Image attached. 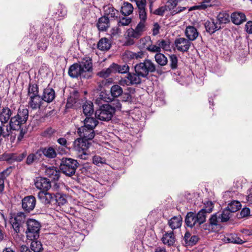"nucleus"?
Here are the masks:
<instances>
[{"label":"nucleus","instance_id":"1","mask_svg":"<svg viewBox=\"0 0 252 252\" xmlns=\"http://www.w3.org/2000/svg\"><path fill=\"white\" fill-rule=\"evenodd\" d=\"M155 70L154 63L150 60H145L134 66V72L128 73L126 77L121 78L119 84L123 86L140 84L142 78L147 77L149 72H154Z\"/></svg>","mask_w":252,"mask_h":252},{"label":"nucleus","instance_id":"2","mask_svg":"<svg viewBox=\"0 0 252 252\" xmlns=\"http://www.w3.org/2000/svg\"><path fill=\"white\" fill-rule=\"evenodd\" d=\"M29 117V110L24 106L20 107L17 111V113L14 116H11L9 124L5 126L7 128L10 134L12 130H20L24 124L27 122Z\"/></svg>","mask_w":252,"mask_h":252},{"label":"nucleus","instance_id":"3","mask_svg":"<svg viewBox=\"0 0 252 252\" xmlns=\"http://www.w3.org/2000/svg\"><path fill=\"white\" fill-rule=\"evenodd\" d=\"M79 163L75 159L71 158H63L60 164V169L62 172L68 176L75 174Z\"/></svg>","mask_w":252,"mask_h":252},{"label":"nucleus","instance_id":"4","mask_svg":"<svg viewBox=\"0 0 252 252\" xmlns=\"http://www.w3.org/2000/svg\"><path fill=\"white\" fill-rule=\"evenodd\" d=\"M27 229L26 231L28 240L37 239L39 236V231L41 227L40 223L34 219H30L27 221Z\"/></svg>","mask_w":252,"mask_h":252},{"label":"nucleus","instance_id":"5","mask_svg":"<svg viewBox=\"0 0 252 252\" xmlns=\"http://www.w3.org/2000/svg\"><path fill=\"white\" fill-rule=\"evenodd\" d=\"M90 143L89 141L81 138L76 139L73 143V148L75 151L78 152L77 157L80 159H86L88 154L86 151L90 147Z\"/></svg>","mask_w":252,"mask_h":252},{"label":"nucleus","instance_id":"6","mask_svg":"<svg viewBox=\"0 0 252 252\" xmlns=\"http://www.w3.org/2000/svg\"><path fill=\"white\" fill-rule=\"evenodd\" d=\"M26 221V215L24 213L20 212L10 214L9 222L16 233L20 231V228Z\"/></svg>","mask_w":252,"mask_h":252},{"label":"nucleus","instance_id":"7","mask_svg":"<svg viewBox=\"0 0 252 252\" xmlns=\"http://www.w3.org/2000/svg\"><path fill=\"white\" fill-rule=\"evenodd\" d=\"M147 18V16H145V17L143 19L139 18L140 21L138 23L135 28L134 29L130 28L127 31V36L132 38L137 39L139 38L146 31V21Z\"/></svg>","mask_w":252,"mask_h":252},{"label":"nucleus","instance_id":"8","mask_svg":"<svg viewBox=\"0 0 252 252\" xmlns=\"http://www.w3.org/2000/svg\"><path fill=\"white\" fill-rule=\"evenodd\" d=\"M114 111L108 104L102 105L95 113V117L103 121H109L112 118Z\"/></svg>","mask_w":252,"mask_h":252},{"label":"nucleus","instance_id":"9","mask_svg":"<svg viewBox=\"0 0 252 252\" xmlns=\"http://www.w3.org/2000/svg\"><path fill=\"white\" fill-rule=\"evenodd\" d=\"M84 74L88 76V79L92 77L93 73V63L92 58L85 57L77 63Z\"/></svg>","mask_w":252,"mask_h":252},{"label":"nucleus","instance_id":"10","mask_svg":"<svg viewBox=\"0 0 252 252\" xmlns=\"http://www.w3.org/2000/svg\"><path fill=\"white\" fill-rule=\"evenodd\" d=\"M191 42L184 37L176 38L174 44L178 51L182 52H187L191 45Z\"/></svg>","mask_w":252,"mask_h":252},{"label":"nucleus","instance_id":"11","mask_svg":"<svg viewBox=\"0 0 252 252\" xmlns=\"http://www.w3.org/2000/svg\"><path fill=\"white\" fill-rule=\"evenodd\" d=\"M80 137L88 141L92 140L95 135L94 129L82 126L77 129Z\"/></svg>","mask_w":252,"mask_h":252},{"label":"nucleus","instance_id":"12","mask_svg":"<svg viewBox=\"0 0 252 252\" xmlns=\"http://www.w3.org/2000/svg\"><path fill=\"white\" fill-rule=\"evenodd\" d=\"M36 199L32 195L25 197L22 200V208L29 213L34 209Z\"/></svg>","mask_w":252,"mask_h":252},{"label":"nucleus","instance_id":"13","mask_svg":"<svg viewBox=\"0 0 252 252\" xmlns=\"http://www.w3.org/2000/svg\"><path fill=\"white\" fill-rule=\"evenodd\" d=\"M68 75L72 78H84L88 79V76L84 74L78 63L71 65L68 69Z\"/></svg>","mask_w":252,"mask_h":252},{"label":"nucleus","instance_id":"14","mask_svg":"<svg viewBox=\"0 0 252 252\" xmlns=\"http://www.w3.org/2000/svg\"><path fill=\"white\" fill-rule=\"evenodd\" d=\"M12 115V111L7 107L0 108V122L1 125H4L9 121Z\"/></svg>","mask_w":252,"mask_h":252},{"label":"nucleus","instance_id":"15","mask_svg":"<svg viewBox=\"0 0 252 252\" xmlns=\"http://www.w3.org/2000/svg\"><path fill=\"white\" fill-rule=\"evenodd\" d=\"M34 185L36 188L44 191L48 190L51 187L50 181L45 178L42 177L36 178Z\"/></svg>","mask_w":252,"mask_h":252},{"label":"nucleus","instance_id":"16","mask_svg":"<svg viewBox=\"0 0 252 252\" xmlns=\"http://www.w3.org/2000/svg\"><path fill=\"white\" fill-rule=\"evenodd\" d=\"M220 2L218 0H203L195 7L199 10H205L206 9L214 6H219Z\"/></svg>","mask_w":252,"mask_h":252},{"label":"nucleus","instance_id":"17","mask_svg":"<svg viewBox=\"0 0 252 252\" xmlns=\"http://www.w3.org/2000/svg\"><path fill=\"white\" fill-rule=\"evenodd\" d=\"M54 194L44 191H40L38 193V197L40 201L44 204H51L54 203Z\"/></svg>","mask_w":252,"mask_h":252},{"label":"nucleus","instance_id":"18","mask_svg":"<svg viewBox=\"0 0 252 252\" xmlns=\"http://www.w3.org/2000/svg\"><path fill=\"white\" fill-rule=\"evenodd\" d=\"M131 1L136 3L139 18L143 19L145 16H147L146 9V0H131Z\"/></svg>","mask_w":252,"mask_h":252},{"label":"nucleus","instance_id":"19","mask_svg":"<svg viewBox=\"0 0 252 252\" xmlns=\"http://www.w3.org/2000/svg\"><path fill=\"white\" fill-rule=\"evenodd\" d=\"M60 171L54 166L46 167L45 171V175L52 181L58 180L60 177Z\"/></svg>","mask_w":252,"mask_h":252},{"label":"nucleus","instance_id":"20","mask_svg":"<svg viewBox=\"0 0 252 252\" xmlns=\"http://www.w3.org/2000/svg\"><path fill=\"white\" fill-rule=\"evenodd\" d=\"M55 96L54 90L51 88L47 87L44 90L41 97L42 100L50 103L54 100Z\"/></svg>","mask_w":252,"mask_h":252},{"label":"nucleus","instance_id":"21","mask_svg":"<svg viewBox=\"0 0 252 252\" xmlns=\"http://www.w3.org/2000/svg\"><path fill=\"white\" fill-rule=\"evenodd\" d=\"M198 34L199 33L194 27L192 26L187 27L185 30V35L189 41L195 40L198 37Z\"/></svg>","mask_w":252,"mask_h":252},{"label":"nucleus","instance_id":"22","mask_svg":"<svg viewBox=\"0 0 252 252\" xmlns=\"http://www.w3.org/2000/svg\"><path fill=\"white\" fill-rule=\"evenodd\" d=\"M204 26L206 31L211 34L214 33L216 31L220 29V24L215 22L213 19L207 21L205 23Z\"/></svg>","mask_w":252,"mask_h":252},{"label":"nucleus","instance_id":"23","mask_svg":"<svg viewBox=\"0 0 252 252\" xmlns=\"http://www.w3.org/2000/svg\"><path fill=\"white\" fill-rule=\"evenodd\" d=\"M104 16L109 18H117L119 15L118 10L115 9L112 5H108L103 7Z\"/></svg>","mask_w":252,"mask_h":252},{"label":"nucleus","instance_id":"24","mask_svg":"<svg viewBox=\"0 0 252 252\" xmlns=\"http://www.w3.org/2000/svg\"><path fill=\"white\" fill-rule=\"evenodd\" d=\"M231 19L235 25H240L246 20L245 15L241 12H233L231 15Z\"/></svg>","mask_w":252,"mask_h":252},{"label":"nucleus","instance_id":"25","mask_svg":"<svg viewBox=\"0 0 252 252\" xmlns=\"http://www.w3.org/2000/svg\"><path fill=\"white\" fill-rule=\"evenodd\" d=\"M209 222L211 223V225H212L217 231L220 229L221 220L218 213L212 215L209 219Z\"/></svg>","mask_w":252,"mask_h":252},{"label":"nucleus","instance_id":"26","mask_svg":"<svg viewBox=\"0 0 252 252\" xmlns=\"http://www.w3.org/2000/svg\"><path fill=\"white\" fill-rule=\"evenodd\" d=\"M29 105L32 109L39 108L42 103V97L39 95L29 97Z\"/></svg>","mask_w":252,"mask_h":252},{"label":"nucleus","instance_id":"27","mask_svg":"<svg viewBox=\"0 0 252 252\" xmlns=\"http://www.w3.org/2000/svg\"><path fill=\"white\" fill-rule=\"evenodd\" d=\"M55 18L58 20L63 19L67 15V9L65 6L59 4L54 13Z\"/></svg>","mask_w":252,"mask_h":252},{"label":"nucleus","instance_id":"28","mask_svg":"<svg viewBox=\"0 0 252 252\" xmlns=\"http://www.w3.org/2000/svg\"><path fill=\"white\" fill-rule=\"evenodd\" d=\"M97 27L100 31H105L109 27V19L106 16L99 18L97 23Z\"/></svg>","mask_w":252,"mask_h":252},{"label":"nucleus","instance_id":"29","mask_svg":"<svg viewBox=\"0 0 252 252\" xmlns=\"http://www.w3.org/2000/svg\"><path fill=\"white\" fill-rule=\"evenodd\" d=\"M184 240L187 246H192L196 244L198 241V237L196 235H191L189 232H187L184 236Z\"/></svg>","mask_w":252,"mask_h":252},{"label":"nucleus","instance_id":"30","mask_svg":"<svg viewBox=\"0 0 252 252\" xmlns=\"http://www.w3.org/2000/svg\"><path fill=\"white\" fill-rule=\"evenodd\" d=\"M185 222L187 226L190 227H192L195 225H199L197 220H196L195 213L192 212H189L187 214Z\"/></svg>","mask_w":252,"mask_h":252},{"label":"nucleus","instance_id":"31","mask_svg":"<svg viewBox=\"0 0 252 252\" xmlns=\"http://www.w3.org/2000/svg\"><path fill=\"white\" fill-rule=\"evenodd\" d=\"M163 244L168 246H172L175 243L176 238L173 232L165 233L162 238Z\"/></svg>","mask_w":252,"mask_h":252},{"label":"nucleus","instance_id":"32","mask_svg":"<svg viewBox=\"0 0 252 252\" xmlns=\"http://www.w3.org/2000/svg\"><path fill=\"white\" fill-rule=\"evenodd\" d=\"M182 218L181 216H174L169 221L168 224L172 229L180 227L182 225Z\"/></svg>","mask_w":252,"mask_h":252},{"label":"nucleus","instance_id":"33","mask_svg":"<svg viewBox=\"0 0 252 252\" xmlns=\"http://www.w3.org/2000/svg\"><path fill=\"white\" fill-rule=\"evenodd\" d=\"M97 46L98 49L100 50L107 51L110 48L111 43L108 38L104 37L99 40Z\"/></svg>","mask_w":252,"mask_h":252},{"label":"nucleus","instance_id":"34","mask_svg":"<svg viewBox=\"0 0 252 252\" xmlns=\"http://www.w3.org/2000/svg\"><path fill=\"white\" fill-rule=\"evenodd\" d=\"M64 41L63 35L62 32L58 29L52 34V42L55 45L62 43Z\"/></svg>","mask_w":252,"mask_h":252},{"label":"nucleus","instance_id":"35","mask_svg":"<svg viewBox=\"0 0 252 252\" xmlns=\"http://www.w3.org/2000/svg\"><path fill=\"white\" fill-rule=\"evenodd\" d=\"M79 94L77 91H74L70 96L68 98L66 106L67 107H71L74 104L79 103Z\"/></svg>","mask_w":252,"mask_h":252},{"label":"nucleus","instance_id":"36","mask_svg":"<svg viewBox=\"0 0 252 252\" xmlns=\"http://www.w3.org/2000/svg\"><path fill=\"white\" fill-rule=\"evenodd\" d=\"M133 11V5L128 2H125L121 7V12L125 16L130 15Z\"/></svg>","mask_w":252,"mask_h":252},{"label":"nucleus","instance_id":"37","mask_svg":"<svg viewBox=\"0 0 252 252\" xmlns=\"http://www.w3.org/2000/svg\"><path fill=\"white\" fill-rule=\"evenodd\" d=\"M112 64L114 69L115 73L116 72L122 74L127 73V75L128 73H130L129 72V67L126 64L124 65H120L115 63H113Z\"/></svg>","mask_w":252,"mask_h":252},{"label":"nucleus","instance_id":"38","mask_svg":"<svg viewBox=\"0 0 252 252\" xmlns=\"http://www.w3.org/2000/svg\"><path fill=\"white\" fill-rule=\"evenodd\" d=\"M123 90L122 88L118 84L113 85L110 89L111 96L114 97H118L123 94Z\"/></svg>","mask_w":252,"mask_h":252},{"label":"nucleus","instance_id":"39","mask_svg":"<svg viewBox=\"0 0 252 252\" xmlns=\"http://www.w3.org/2000/svg\"><path fill=\"white\" fill-rule=\"evenodd\" d=\"M93 103L91 101H86L83 105V112L84 115L90 116L94 112Z\"/></svg>","mask_w":252,"mask_h":252},{"label":"nucleus","instance_id":"40","mask_svg":"<svg viewBox=\"0 0 252 252\" xmlns=\"http://www.w3.org/2000/svg\"><path fill=\"white\" fill-rule=\"evenodd\" d=\"M84 126L94 129L98 124V121L94 118L87 117L84 120Z\"/></svg>","mask_w":252,"mask_h":252},{"label":"nucleus","instance_id":"41","mask_svg":"<svg viewBox=\"0 0 252 252\" xmlns=\"http://www.w3.org/2000/svg\"><path fill=\"white\" fill-rule=\"evenodd\" d=\"M41 151L43 155L49 158H55L57 156L55 150L52 147L43 148Z\"/></svg>","mask_w":252,"mask_h":252},{"label":"nucleus","instance_id":"42","mask_svg":"<svg viewBox=\"0 0 252 252\" xmlns=\"http://www.w3.org/2000/svg\"><path fill=\"white\" fill-rule=\"evenodd\" d=\"M53 204H58L59 206L63 205L66 202L65 195L63 194L57 193L54 194Z\"/></svg>","mask_w":252,"mask_h":252},{"label":"nucleus","instance_id":"43","mask_svg":"<svg viewBox=\"0 0 252 252\" xmlns=\"http://www.w3.org/2000/svg\"><path fill=\"white\" fill-rule=\"evenodd\" d=\"M37 239L31 240V248L34 252H42L43 250L42 245Z\"/></svg>","mask_w":252,"mask_h":252},{"label":"nucleus","instance_id":"44","mask_svg":"<svg viewBox=\"0 0 252 252\" xmlns=\"http://www.w3.org/2000/svg\"><path fill=\"white\" fill-rule=\"evenodd\" d=\"M38 155L40 156L41 154L39 151H37L35 153H31L29 154L26 159V163L27 165H31L34 162L37 161L39 159Z\"/></svg>","mask_w":252,"mask_h":252},{"label":"nucleus","instance_id":"45","mask_svg":"<svg viewBox=\"0 0 252 252\" xmlns=\"http://www.w3.org/2000/svg\"><path fill=\"white\" fill-rule=\"evenodd\" d=\"M155 58L156 62L161 66H164L167 63V58L160 52L157 53L155 56Z\"/></svg>","mask_w":252,"mask_h":252},{"label":"nucleus","instance_id":"46","mask_svg":"<svg viewBox=\"0 0 252 252\" xmlns=\"http://www.w3.org/2000/svg\"><path fill=\"white\" fill-rule=\"evenodd\" d=\"M220 216L221 222H226L230 218L231 214L232 213L227 208L224 209L221 213H217Z\"/></svg>","mask_w":252,"mask_h":252},{"label":"nucleus","instance_id":"47","mask_svg":"<svg viewBox=\"0 0 252 252\" xmlns=\"http://www.w3.org/2000/svg\"><path fill=\"white\" fill-rule=\"evenodd\" d=\"M111 73H115L112 64L109 67L104 69L98 72V75L100 77L106 78L109 77Z\"/></svg>","mask_w":252,"mask_h":252},{"label":"nucleus","instance_id":"48","mask_svg":"<svg viewBox=\"0 0 252 252\" xmlns=\"http://www.w3.org/2000/svg\"><path fill=\"white\" fill-rule=\"evenodd\" d=\"M38 87L36 84H30L28 88V95L29 97L39 95Z\"/></svg>","mask_w":252,"mask_h":252},{"label":"nucleus","instance_id":"49","mask_svg":"<svg viewBox=\"0 0 252 252\" xmlns=\"http://www.w3.org/2000/svg\"><path fill=\"white\" fill-rule=\"evenodd\" d=\"M241 207V203L238 201L233 200L230 202L227 208L230 210V211L232 213H234L237 211H238L239 209H240Z\"/></svg>","mask_w":252,"mask_h":252},{"label":"nucleus","instance_id":"50","mask_svg":"<svg viewBox=\"0 0 252 252\" xmlns=\"http://www.w3.org/2000/svg\"><path fill=\"white\" fill-rule=\"evenodd\" d=\"M204 209L200 210L197 214H195L196 220L198 221V224L200 225L205 222L206 218V214L207 213Z\"/></svg>","mask_w":252,"mask_h":252},{"label":"nucleus","instance_id":"51","mask_svg":"<svg viewBox=\"0 0 252 252\" xmlns=\"http://www.w3.org/2000/svg\"><path fill=\"white\" fill-rule=\"evenodd\" d=\"M227 241L228 243L237 244H242L245 241L241 239L236 234H230L227 237Z\"/></svg>","mask_w":252,"mask_h":252},{"label":"nucleus","instance_id":"52","mask_svg":"<svg viewBox=\"0 0 252 252\" xmlns=\"http://www.w3.org/2000/svg\"><path fill=\"white\" fill-rule=\"evenodd\" d=\"M217 19L219 22V24H225L229 22V15L226 12H220L217 16Z\"/></svg>","mask_w":252,"mask_h":252},{"label":"nucleus","instance_id":"53","mask_svg":"<svg viewBox=\"0 0 252 252\" xmlns=\"http://www.w3.org/2000/svg\"><path fill=\"white\" fill-rule=\"evenodd\" d=\"M27 152H24L23 153L17 154H13L11 155L10 158L14 161L20 162L26 157Z\"/></svg>","mask_w":252,"mask_h":252},{"label":"nucleus","instance_id":"54","mask_svg":"<svg viewBox=\"0 0 252 252\" xmlns=\"http://www.w3.org/2000/svg\"><path fill=\"white\" fill-rule=\"evenodd\" d=\"M157 43L160 47V50L161 49L165 51H168L170 50V42L169 40L162 39L157 41Z\"/></svg>","mask_w":252,"mask_h":252},{"label":"nucleus","instance_id":"55","mask_svg":"<svg viewBox=\"0 0 252 252\" xmlns=\"http://www.w3.org/2000/svg\"><path fill=\"white\" fill-rule=\"evenodd\" d=\"M48 46V41L46 38H44L42 40L39 41L37 43V48L41 51H44Z\"/></svg>","mask_w":252,"mask_h":252},{"label":"nucleus","instance_id":"56","mask_svg":"<svg viewBox=\"0 0 252 252\" xmlns=\"http://www.w3.org/2000/svg\"><path fill=\"white\" fill-rule=\"evenodd\" d=\"M170 67L172 69H175L178 66V58L176 55L172 54L169 56Z\"/></svg>","mask_w":252,"mask_h":252},{"label":"nucleus","instance_id":"57","mask_svg":"<svg viewBox=\"0 0 252 252\" xmlns=\"http://www.w3.org/2000/svg\"><path fill=\"white\" fill-rule=\"evenodd\" d=\"M146 49L152 53H159L161 52V50L160 49V47L159 46L158 43H156V44H150L146 48Z\"/></svg>","mask_w":252,"mask_h":252},{"label":"nucleus","instance_id":"58","mask_svg":"<svg viewBox=\"0 0 252 252\" xmlns=\"http://www.w3.org/2000/svg\"><path fill=\"white\" fill-rule=\"evenodd\" d=\"M131 21L132 19L131 18L122 17L120 18L118 22V25L119 27L128 26L131 22Z\"/></svg>","mask_w":252,"mask_h":252},{"label":"nucleus","instance_id":"59","mask_svg":"<svg viewBox=\"0 0 252 252\" xmlns=\"http://www.w3.org/2000/svg\"><path fill=\"white\" fill-rule=\"evenodd\" d=\"M111 108L113 109L114 113L117 110H120L122 107V105L120 101L118 99H115L111 102V104H109Z\"/></svg>","mask_w":252,"mask_h":252},{"label":"nucleus","instance_id":"60","mask_svg":"<svg viewBox=\"0 0 252 252\" xmlns=\"http://www.w3.org/2000/svg\"><path fill=\"white\" fill-rule=\"evenodd\" d=\"M93 163L97 165L100 166L101 164L106 163V159L99 156H94L93 159Z\"/></svg>","mask_w":252,"mask_h":252},{"label":"nucleus","instance_id":"61","mask_svg":"<svg viewBox=\"0 0 252 252\" xmlns=\"http://www.w3.org/2000/svg\"><path fill=\"white\" fill-rule=\"evenodd\" d=\"M204 206L202 209L205 210L204 211L207 213H210L213 209L214 204L212 201H206L204 203Z\"/></svg>","mask_w":252,"mask_h":252},{"label":"nucleus","instance_id":"62","mask_svg":"<svg viewBox=\"0 0 252 252\" xmlns=\"http://www.w3.org/2000/svg\"><path fill=\"white\" fill-rule=\"evenodd\" d=\"M201 229L202 230L207 231V232H217V231L214 228L212 225H211V223L208 222V223L203 224L201 226Z\"/></svg>","mask_w":252,"mask_h":252},{"label":"nucleus","instance_id":"63","mask_svg":"<svg viewBox=\"0 0 252 252\" xmlns=\"http://www.w3.org/2000/svg\"><path fill=\"white\" fill-rule=\"evenodd\" d=\"M10 133L7 128H6L4 125L0 126V136H2L5 138L8 137Z\"/></svg>","mask_w":252,"mask_h":252},{"label":"nucleus","instance_id":"64","mask_svg":"<svg viewBox=\"0 0 252 252\" xmlns=\"http://www.w3.org/2000/svg\"><path fill=\"white\" fill-rule=\"evenodd\" d=\"M121 95L123 101L131 102L132 101V96L129 93H123Z\"/></svg>","mask_w":252,"mask_h":252}]
</instances>
